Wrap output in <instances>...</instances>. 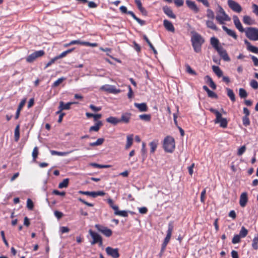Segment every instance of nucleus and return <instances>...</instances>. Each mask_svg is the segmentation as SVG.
<instances>
[{
	"instance_id": "4c0bfd02",
	"label": "nucleus",
	"mask_w": 258,
	"mask_h": 258,
	"mask_svg": "<svg viewBox=\"0 0 258 258\" xmlns=\"http://www.w3.org/2000/svg\"><path fill=\"white\" fill-rule=\"evenodd\" d=\"M69 183V178H66L64 179L62 181L60 182L58 184V188H66L68 186Z\"/></svg>"
},
{
	"instance_id": "864d4df0",
	"label": "nucleus",
	"mask_w": 258,
	"mask_h": 258,
	"mask_svg": "<svg viewBox=\"0 0 258 258\" xmlns=\"http://www.w3.org/2000/svg\"><path fill=\"white\" fill-rule=\"evenodd\" d=\"M27 207L29 210H32L34 208L33 203L30 199H27Z\"/></svg>"
},
{
	"instance_id": "4d7b16f0",
	"label": "nucleus",
	"mask_w": 258,
	"mask_h": 258,
	"mask_svg": "<svg viewBox=\"0 0 258 258\" xmlns=\"http://www.w3.org/2000/svg\"><path fill=\"white\" fill-rule=\"evenodd\" d=\"M174 4L177 7H181L183 5L184 1L183 0H173Z\"/></svg>"
},
{
	"instance_id": "c85d7f7f",
	"label": "nucleus",
	"mask_w": 258,
	"mask_h": 258,
	"mask_svg": "<svg viewBox=\"0 0 258 258\" xmlns=\"http://www.w3.org/2000/svg\"><path fill=\"white\" fill-rule=\"evenodd\" d=\"M243 22L246 25H252L254 24V20H253L249 16H244L243 17Z\"/></svg>"
},
{
	"instance_id": "2eb2a0df",
	"label": "nucleus",
	"mask_w": 258,
	"mask_h": 258,
	"mask_svg": "<svg viewBox=\"0 0 258 258\" xmlns=\"http://www.w3.org/2000/svg\"><path fill=\"white\" fill-rule=\"evenodd\" d=\"M132 114L125 112L122 114L120 118H119V123H128L131 118Z\"/></svg>"
},
{
	"instance_id": "f257e3e1",
	"label": "nucleus",
	"mask_w": 258,
	"mask_h": 258,
	"mask_svg": "<svg viewBox=\"0 0 258 258\" xmlns=\"http://www.w3.org/2000/svg\"><path fill=\"white\" fill-rule=\"evenodd\" d=\"M192 46L194 51L199 53L202 50V45L205 42L204 38L197 32H194L191 37Z\"/></svg>"
},
{
	"instance_id": "ea45409f",
	"label": "nucleus",
	"mask_w": 258,
	"mask_h": 258,
	"mask_svg": "<svg viewBox=\"0 0 258 258\" xmlns=\"http://www.w3.org/2000/svg\"><path fill=\"white\" fill-rule=\"evenodd\" d=\"M248 232L247 229H246L245 227L242 226L240 230L239 235L241 238H244L247 235Z\"/></svg>"
},
{
	"instance_id": "5701e85b",
	"label": "nucleus",
	"mask_w": 258,
	"mask_h": 258,
	"mask_svg": "<svg viewBox=\"0 0 258 258\" xmlns=\"http://www.w3.org/2000/svg\"><path fill=\"white\" fill-rule=\"evenodd\" d=\"M210 43L211 44V45L217 50H218L219 48H220V47H221L222 46L220 45L219 44V40L215 37H212L210 39Z\"/></svg>"
},
{
	"instance_id": "5fc2aeb1",
	"label": "nucleus",
	"mask_w": 258,
	"mask_h": 258,
	"mask_svg": "<svg viewBox=\"0 0 258 258\" xmlns=\"http://www.w3.org/2000/svg\"><path fill=\"white\" fill-rule=\"evenodd\" d=\"M250 85L252 88L254 89H258V82L255 80H252L250 81Z\"/></svg>"
},
{
	"instance_id": "c9c22d12",
	"label": "nucleus",
	"mask_w": 258,
	"mask_h": 258,
	"mask_svg": "<svg viewBox=\"0 0 258 258\" xmlns=\"http://www.w3.org/2000/svg\"><path fill=\"white\" fill-rule=\"evenodd\" d=\"M20 138V125L18 124L15 129L14 132V139L16 142H18Z\"/></svg>"
},
{
	"instance_id": "a19ab883",
	"label": "nucleus",
	"mask_w": 258,
	"mask_h": 258,
	"mask_svg": "<svg viewBox=\"0 0 258 258\" xmlns=\"http://www.w3.org/2000/svg\"><path fill=\"white\" fill-rule=\"evenodd\" d=\"M38 154H39L38 148L37 147H34L33 150L32 154V156L33 157V161L34 162L36 161V159L38 157Z\"/></svg>"
},
{
	"instance_id": "4be33fe9",
	"label": "nucleus",
	"mask_w": 258,
	"mask_h": 258,
	"mask_svg": "<svg viewBox=\"0 0 258 258\" xmlns=\"http://www.w3.org/2000/svg\"><path fill=\"white\" fill-rule=\"evenodd\" d=\"M222 29L224 31L226 32V33L229 36L233 37L235 40H236L237 39V35L234 31L228 28L227 27L225 26H222Z\"/></svg>"
},
{
	"instance_id": "a211bd4d",
	"label": "nucleus",
	"mask_w": 258,
	"mask_h": 258,
	"mask_svg": "<svg viewBox=\"0 0 258 258\" xmlns=\"http://www.w3.org/2000/svg\"><path fill=\"white\" fill-rule=\"evenodd\" d=\"M163 11L164 13L169 18L172 19H175L176 15L173 13L171 9L168 6H164L163 7Z\"/></svg>"
},
{
	"instance_id": "09e8293b",
	"label": "nucleus",
	"mask_w": 258,
	"mask_h": 258,
	"mask_svg": "<svg viewBox=\"0 0 258 258\" xmlns=\"http://www.w3.org/2000/svg\"><path fill=\"white\" fill-rule=\"evenodd\" d=\"M241 237L239 234L234 235L232 239V243L233 244H236L239 243L241 241Z\"/></svg>"
},
{
	"instance_id": "473e14b6",
	"label": "nucleus",
	"mask_w": 258,
	"mask_h": 258,
	"mask_svg": "<svg viewBox=\"0 0 258 258\" xmlns=\"http://www.w3.org/2000/svg\"><path fill=\"white\" fill-rule=\"evenodd\" d=\"M158 145V141H154L151 142L149 144V146L150 147V153H154L155 151H156L157 147Z\"/></svg>"
},
{
	"instance_id": "f3484780",
	"label": "nucleus",
	"mask_w": 258,
	"mask_h": 258,
	"mask_svg": "<svg viewBox=\"0 0 258 258\" xmlns=\"http://www.w3.org/2000/svg\"><path fill=\"white\" fill-rule=\"evenodd\" d=\"M185 3L188 8L193 12L196 13H197L199 12V9L197 7L195 2L190 0H186Z\"/></svg>"
},
{
	"instance_id": "423d86ee",
	"label": "nucleus",
	"mask_w": 258,
	"mask_h": 258,
	"mask_svg": "<svg viewBox=\"0 0 258 258\" xmlns=\"http://www.w3.org/2000/svg\"><path fill=\"white\" fill-rule=\"evenodd\" d=\"M246 36L250 40H258V28L255 27H247L244 32Z\"/></svg>"
},
{
	"instance_id": "2f4dec72",
	"label": "nucleus",
	"mask_w": 258,
	"mask_h": 258,
	"mask_svg": "<svg viewBox=\"0 0 258 258\" xmlns=\"http://www.w3.org/2000/svg\"><path fill=\"white\" fill-rule=\"evenodd\" d=\"M213 20H209L206 21V26L208 28H210L213 30H217L216 25L213 22Z\"/></svg>"
},
{
	"instance_id": "6e6d98bb",
	"label": "nucleus",
	"mask_w": 258,
	"mask_h": 258,
	"mask_svg": "<svg viewBox=\"0 0 258 258\" xmlns=\"http://www.w3.org/2000/svg\"><path fill=\"white\" fill-rule=\"evenodd\" d=\"M246 147L245 146H241L238 150L237 155L238 156L242 155L245 151Z\"/></svg>"
},
{
	"instance_id": "69168bd1",
	"label": "nucleus",
	"mask_w": 258,
	"mask_h": 258,
	"mask_svg": "<svg viewBox=\"0 0 258 258\" xmlns=\"http://www.w3.org/2000/svg\"><path fill=\"white\" fill-rule=\"evenodd\" d=\"M1 236L2 237L3 240L4 242L5 243V245L7 246H9V243H8L7 240L6 239L4 231H1Z\"/></svg>"
},
{
	"instance_id": "8fccbe9b",
	"label": "nucleus",
	"mask_w": 258,
	"mask_h": 258,
	"mask_svg": "<svg viewBox=\"0 0 258 258\" xmlns=\"http://www.w3.org/2000/svg\"><path fill=\"white\" fill-rule=\"evenodd\" d=\"M207 17L211 20H214L215 18V15L213 11L211 9H208L207 10Z\"/></svg>"
},
{
	"instance_id": "dca6fc26",
	"label": "nucleus",
	"mask_w": 258,
	"mask_h": 258,
	"mask_svg": "<svg viewBox=\"0 0 258 258\" xmlns=\"http://www.w3.org/2000/svg\"><path fill=\"white\" fill-rule=\"evenodd\" d=\"M248 202V197L247 193L246 192H242L240 196L239 199V205L241 207H245L247 203Z\"/></svg>"
},
{
	"instance_id": "6ab92c4d",
	"label": "nucleus",
	"mask_w": 258,
	"mask_h": 258,
	"mask_svg": "<svg viewBox=\"0 0 258 258\" xmlns=\"http://www.w3.org/2000/svg\"><path fill=\"white\" fill-rule=\"evenodd\" d=\"M163 25L165 29L168 31H170L171 32H174L175 28L174 26L172 24L171 22L167 20H164L163 21Z\"/></svg>"
},
{
	"instance_id": "de8ad7c7",
	"label": "nucleus",
	"mask_w": 258,
	"mask_h": 258,
	"mask_svg": "<svg viewBox=\"0 0 258 258\" xmlns=\"http://www.w3.org/2000/svg\"><path fill=\"white\" fill-rule=\"evenodd\" d=\"M185 68H186V71L188 74L196 76L197 75V73L193 70L190 67V66L188 64H185Z\"/></svg>"
},
{
	"instance_id": "c756f323",
	"label": "nucleus",
	"mask_w": 258,
	"mask_h": 258,
	"mask_svg": "<svg viewBox=\"0 0 258 258\" xmlns=\"http://www.w3.org/2000/svg\"><path fill=\"white\" fill-rule=\"evenodd\" d=\"M106 121L113 125H116L119 123V118L113 116H110L106 118Z\"/></svg>"
},
{
	"instance_id": "338daca9",
	"label": "nucleus",
	"mask_w": 258,
	"mask_h": 258,
	"mask_svg": "<svg viewBox=\"0 0 258 258\" xmlns=\"http://www.w3.org/2000/svg\"><path fill=\"white\" fill-rule=\"evenodd\" d=\"M133 45H134V49L138 52H140L141 51V50L140 46L138 43H137L135 41H134Z\"/></svg>"
},
{
	"instance_id": "79ce46f5",
	"label": "nucleus",
	"mask_w": 258,
	"mask_h": 258,
	"mask_svg": "<svg viewBox=\"0 0 258 258\" xmlns=\"http://www.w3.org/2000/svg\"><path fill=\"white\" fill-rule=\"evenodd\" d=\"M206 78L208 79L207 82L209 83L210 87L213 90H215L216 89V85L212 78L209 76H207Z\"/></svg>"
},
{
	"instance_id": "f8f14e48",
	"label": "nucleus",
	"mask_w": 258,
	"mask_h": 258,
	"mask_svg": "<svg viewBox=\"0 0 258 258\" xmlns=\"http://www.w3.org/2000/svg\"><path fill=\"white\" fill-rule=\"evenodd\" d=\"M101 90L113 94H117L121 92L120 89H116L114 86L105 85L101 87Z\"/></svg>"
},
{
	"instance_id": "f704fd0d",
	"label": "nucleus",
	"mask_w": 258,
	"mask_h": 258,
	"mask_svg": "<svg viewBox=\"0 0 258 258\" xmlns=\"http://www.w3.org/2000/svg\"><path fill=\"white\" fill-rule=\"evenodd\" d=\"M226 91L227 94L228 96L230 98V100L232 102H234L235 101V97L233 90L229 88H226Z\"/></svg>"
},
{
	"instance_id": "b1692460",
	"label": "nucleus",
	"mask_w": 258,
	"mask_h": 258,
	"mask_svg": "<svg viewBox=\"0 0 258 258\" xmlns=\"http://www.w3.org/2000/svg\"><path fill=\"white\" fill-rule=\"evenodd\" d=\"M76 103V102H68L67 103H64L63 101H60L59 102V109H60V110H69L71 108V105L73 104Z\"/></svg>"
},
{
	"instance_id": "e2e57ef3",
	"label": "nucleus",
	"mask_w": 258,
	"mask_h": 258,
	"mask_svg": "<svg viewBox=\"0 0 258 258\" xmlns=\"http://www.w3.org/2000/svg\"><path fill=\"white\" fill-rule=\"evenodd\" d=\"M34 53L36 55V57L38 58L39 57L43 56L44 54V51L43 50H39L35 51Z\"/></svg>"
},
{
	"instance_id": "bf43d9fd",
	"label": "nucleus",
	"mask_w": 258,
	"mask_h": 258,
	"mask_svg": "<svg viewBox=\"0 0 258 258\" xmlns=\"http://www.w3.org/2000/svg\"><path fill=\"white\" fill-rule=\"evenodd\" d=\"M252 12L256 15L258 16V6L255 4L252 5Z\"/></svg>"
},
{
	"instance_id": "37998d69",
	"label": "nucleus",
	"mask_w": 258,
	"mask_h": 258,
	"mask_svg": "<svg viewBox=\"0 0 258 258\" xmlns=\"http://www.w3.org/2000/svg\"><path fill=\"white\" fill-rule=\"evenodd\" d=\"M107 203L114 211L117 210L118 207L117 205L114 204V202L111 199L109 198L107 199Z\"/></svg>"
},
{
	"instance_id": "a18cd8bd",
	"label": "nucleus",
	"mask_w": 258,
	"mask_h": 258,
	"mask_svg": "<svg viewBox=\"0 0 258 258\" xmlns=\"http://www.w3.org/2000/svg\"><path fill=\"white\" fill-rule=\"evenodd\" d=\"M239 95L241 98H245L247 96L246 90L243 88H240L239 90Z\"/></svg>"
},
{
	"instance_id": "774afa93",
	"label": "nucleus",
	"mask_w": 258,
	"mask_h": 258,
	"mask_svg": "<svg viewBox=\"0 0 258 258\" xmlns=\"http://www.w3.org/2000/svg\"><path fill=\"white\" fill-rule=\"evenodd\" d=\"M251 58L253 62V64L254 66H258V58L253 55H251Z\"/></svg>"
},
{
	"instance_id": "603ef678",
	"label": "nucleus",
	"mask_w": 258,
	"mask_h": 258,
	"mask_svg": "<svg viewBox=\"0 0 258 258\" xmlns=\"http://www.w3.org/2000/svg\"><path fill=\"white\" fill-rule=\"evenodd\" d=\"M250 120L248 116H244L242 117V123L245 126H247L250 124Z\"/></svg>"
},
{
	"instance_id": "1a4fd4ad",
	"label": "nucleus",
	"mask_w": 258,
	"mask_h": 258,
	"mask_svg": "<svg viewBox=\"0 0 258 258\" xmlns=\"http://www.w3.org/2000/svg\"><path fill=\"white\" fill-rule=\"evenodd\" d=\"M95 227L99 232H101L106 237H110L112 234V231L103 225L96 224Z\"/></svg>"
},
{
	"instance_id": "58836bf2",
	"label": "nucleus",
	"mask_w": 258,
	"mask_h": 258,
	"mask_svg": "<svg viewBox=\"0 0 258 258\" xmlns=\"http://www.w3.org/2000/svg\"><path fill=\"white\" fill-rule=\"evenodd\" d=\"M74 48H71V49H69L66 51H64L63 52H62V53H61L59 55L56 56V57L57 58V59H59V58H61L62 57H65L68 54L72 52L74 50Z\"/></svg>"
},
{
	"instance_id": "9d476101",
	"label": "nucleus",
	"mask_w": 258,
	"mask_h": 258,
	"mask_svg": "<svg viewBox=\"0 0 258 258\" xmlns=\"http://www.w3.org/2000/svg\"><path fill=\"white\" fill-rule=\"evenodd\" d=\"M227 4L229 7L234 12L236 13H240L242 11L241 6L237 2L233 0H228Z\"/></svg>"
},
{
	"instance_id": "680f3d73",
	"label": "nucleus",
	"mask_w": 258,
	"mask_h": 258,
	"mask_svg": "<svg viewBox=\"0 0 258 258\" xmlns=\"http://www.w3.org/2000/svg\"><path fill=\"white\" fill-rule=\"evenodd\" d=\"M52 194L55 195L64 196L66 195V192L64 191H59L58 190H53L52 191Z\"/></svg>"
},
{
	"instance_id": "39448f33",
	"label": "nucleus",
	"mask_w": 258,
	"mask_h": 258,
	"mask_svg": "<svg viewBox=\"0 0 258 258\" xmlns=\"http://www.w3.org/2000/svg\"><path fill=\"white\" fill-rule=\"evenodd\" d=\"M174 228L173 221H170L168 224V229L167 234L164 238V241L162 244V251L165 250L167 245L169 242L172 235V233Z\"/></svg>"
},
{
	"instance_id": "cd10ccee",
	"label": "nucleus",
	"mask_w": 258,
	"mask_h": 258,
	"mask_svg": "<svg viewBox=\"0 0 258 258\" xmlns=\"http://www.w3.org/2000/svg\"><path fill=\"white\" fill-rule=\"evenodd\" d=\"M73 151H70L68 152H58L54 150H50V152L52 155H57V156H66L70 153H72Z\"/></svg>"
},
{
	"instance_id": "393cba45",
	"label": "nucleus",
	"mask_w": 258,
	"mask_h": 258,
	"mask_svg": "<svg viewBox=\"0 0 258 258\" xmlns=\"http://www.w3.org/2000/svg\"><path fill=\"white\" fill-rule=\"evenodd\" d=\"M134 105L141 112L147 111L148 110L147 105L145 103H135Z\"/></svg>"
},
{
	"instance_id": "0eeeda50",
	"label": "nucleus",
	"mask_w": 258,
	"mask_h": 258,
	"mask_svg": "<svg viewBox=\"0 0 258 258\" xmlns=\"http://www.w3.org/2000/svg\"><path fill=\"white\" fill-rule=\"evenodd\" d=\"M89 233L92 238V241H91V244L92 245H94L97 243L99 246H102L103 239L98 233L93 231L91 229L89 230Z\"/></svg>"
},
{
	"instance_id": "6e6552de",
	"label": "nucleus",
	"mask_w": 258,
	"mask_h": 258,
	"mask_svg": "<svg viewBox=\"0 0 258 258\" xmlns=\"http://www.w3.org/2000/svg\"><path fill=\"white\" fill-rule=\"evenodd\" d=\"M74 44H80L82 45L87 46H91V47H96L98 44L96 43H90L89 42L82 41L80 40H74L71 41L69 43L65 44L64 46L67 47L72 45Z\"/></svg>"
},
{
	"instance_id": "052dcab7",
	"label": "nucleus",
	"mask_w": 258,
	"mask_h": 258,
	"mask_svg": "<svg viewBox=\"0 0 258 258\" xmlns=\"http://www.w3.org/2000/svg\"><path fill=\"white\" fill-rule=\"evenodd\" d=\"M208 96L209 97L212 98H218L217 95L214 92H213L211 90H210L209 92L207 93Z\"/></svg>"
},
{
	"instance_id": "aec40b11",
	"label": "nucleus",
	"mask_w": 258,
	"mask_h": 258,
	"mask_svg": "<svg viewBox=\"0 0 258 258\" xmlns=\"http://www.w3.org/2000/svg\"><path fill=\"white\" fill-rule=\"evenodd\" d=\"M27 99L25 98L21 100L20 102L18 107L17 108L16 115H15V119H17L19 117L20 112L21 110L22 109L23 107L25 105Z\"/></svg>"
},
{
	"instance_id": "a878e982",
	"label": "nucleus",
	"mask_w": 258,
	"mask_h": 258,
	"mask_svg": "<svg viewBox=\"0 0 258 258\" xmlns=\"http://www.w3.org/2000/svg\"><path fill=\"white\" fill-rule=\"evenodd\" d=\"M103 125V123L100 120H98L97 121V122L96 123V124L93 125V126H92L90 127L89 128V132H92V131H95V132H98L100 128L101 127V126H102Z\"/></svg>"
},
{
	"instance_id": "c03bdc74",
	"label": "nucleus",
	"mask_w": 258,
	"mask_h": 258,
	"mask_svg": "<svg viewBox=\"0 0 258 258\" xmlns=\"http://www.w3.org/2000/svg\"><path fill=\"white\" fill-rule=\"evenodd\" d=\"M139 118L142 120L150 121L151 119V116L150 114H141L139 115Z\"/></svg>"
},
{
	"instance_id": "49530a36",
	"label": "nucleus",
	"mask_w": 258,
	"mask_h": 258,
	"mask_svg": "<svg viewBox=\"0 0 258 258\" xmlns=\"http://www.w3.org/2000/svg\"><path fill=\"white\" fill-rule=\"evenodd\" d=\"M65 78L64 77H61L58 79L56 81H55L52 85V87L54 88L57 87L59 85H60L64 80H65Z\"/></svg>"
},
{
	"instance_id": "72a5a7b5",
	"label": "nucleus",
	"mask_w": 258,
	"mask_h": 258,
	"mask_svg": "<svg viewBox=\"0 0 258 258\" xmlns=\"http://www.w3.org/2000/svg\"><path fill=\"white\" fill-rule=\"evenodd\" d=\"M251 246L254 250L258 249V234L253 238L252 240Z\"/></svg>"
},
{
	"instance_id": "0e129e2a",
	"label": "nucleus",
	"mask_w": 258,
	"mask_h": 258,
	"mask_svg": "<svg viewBox=\"0 0 258 258\" xmlns=\"http://www.w3.org/2000/svg\"><path fill=\"white\" fill-rule=\"evenodd\" d=\"M89 107L90 108H91L93 111H95V112H97V111H99L100 110H101V107H96L95 106H94V105L93 104H91L90 106H89Z\"/></svg>"
},
{
	"instance_id": "13d9d810",
	"label": "nucleus",
	"mask_w": 258,
	"mask_h": 258,
	"mask_svg": "<svg viewBox=\"0 0 258 258\" xmlns=\"http://www.w3.org/2000/svg\"><path fill=\"white\" fill-rule=\"evenodd\" d=\"M128 92L127 93V97L129 99H131L133 97L134 92H133L132 88L130 85L128 86Z\"/></svg>"
},
{
	"instance_id": "412c9836",
	"label": "nucleus",
	"mask_w": 258,
	"mask_h": 258,
	"mask_svg": "<svg viewBox=\"0 0 258 258\" xmlns=\"http://www.w3.org/2000/svg\"><path fill=\"white\" fill-rule=\"evenodd\" d=\"M245 44L247 46V49L250 52L253 53L258 54V47L252 45L249 42H248L247 40H245L244 41Z\"/></svg>"
},
{
	"instance_id": "f03ea898",
	"label": "nucleus",
	"mask_w": 258,
	"mask_h": 258,
	"mask_svg": "<svg viewBox=\"0 0 258 258\" xmlns=\"http://www.w3.org/2000/svg\"><path fill=\"white\" fill-rule=\"evenodd\" d=\"M209 110L216 116V118L214 120L215 123H219L220 126L222 128H227L228 125V120L226 118L222 117L221 113L213 108H210Z\"/></svg>"
},
{
	"instance_id": "ddd939ff",
	"label": "nucleus",
	"mask_w": 258,
	"mask_h": 258,
	"mask_svg": "<svg viewBox=\"0 0 258 258\" xmlns=\"http://www.w3.org/2000/svg\"><path fill=\"white\" fill-rule=\"evenodd\" d=\"M216 51L218 52V54L224 60L226 61H230V58L226 50L225 49H224V48L222 46L221 47H220V48H219Z\"/></svg>"
},
{
	"instance_id": "3c124183",
	"label": "nucleus",
	"mask_w": 258,
	"mask_h": 258,
	"mask_svg": "<svg viewBox=\"0 0 258 258\" xmlns=\"http://www.w3.org/2000/svg\"><path fill=\"white\" fill-rule=\"evenodd\" d=\"M36 58V55L34 53V52L29 55H28L26 58V61L28 62H33Z\"/></svg>"
},
{
	"instance_id": "7ed1b4c3",
	"label": "nucleus",
	"mask_w": 258,
	"mask_h": 258,
	"mask_svg": "<svg viewBox=\"0 0 258 258\" xmlns=\"http://www.w3.org/2000/svg\"><path fill=\"white\" fill-rule=\"evenodd\" d=\"M175 140L170 136L166 137L163 142V148L166 152L172 153L175 149Z\"/></svg>"
},
{
	"instance_id": "9b49d317",
	"label": "nucleus",
	"mask_w": 258,
	"mask_h": 258,
	"mask_svg": "<svg viewBox=\"0 0 258 258\" xmlns=\"http://www.w3.org/2000/svg\"><path fill=\"white\" fill-rule=\"evenodd\" d=\"M105 251L107 254L112 258H118L120 256L119 249L117 248H113L108 246L106 248Z\"/></svg>"
},
{
	"instance_id": "7c9ffc66",
	"label": "nucleus",
	"mask_w": 258,
	"mask_h": 258,
	"mask_svg": "<svg viewBox=\"0 0 258 258\" xmlns=\"http://www.w3.org/2000/svg\"><path fill=\"white\" fill-rule=\"evenodd\" d=\"M213 71L216 74V75L219 77H221L223 76V72L218 66H212Z\"/></svg>"
},
{
	"instance_id": "4468645a",
	"label": "nucleus",
	"mask_w": 258,
	"mask_h": 258,
	"mask_svg": "<svg viewBox=\"0 0 258 258\" xmlns=\"http://www.w3.org/2000/svg\"><path fill=\"white\" fill-rule=\"evenodd\" d=\"M233 23L235 26V27L241 33L244 32L245 29H244L241 25V23L237 16H234L233 17Z\"/></svg>"
},
{
	"instance_id": "bb28decb",
	"label": "nucleus",
	"mask_w": 258,
	"mask_h": 258,
	"mask_svg": "<svg viewBox=\"0 0 258 258\" xmlns=\"http://www.w3.org/2000/svg\"><path fill=\"white\" fill-rule=\"evenodd\" d=\"M126 144L125 147V149H128L133 145V135H128L126 137Z\"/></svg>"
},
{
	"instance_id": "20e7f679",
	"label": "nucleus",
	"mask_w": 258,
	"mask_h": 258,
	"mask_svg": "<svg viewBox=\"0 0 258 258\" xmlns=\"http://www.w3.org/2000/svg\"><path fill=\"white\" fill-rule=\"evenodd\" d=\"M216 19L220 24H224L225 21L230 20V18L226 14L224 9L219 5L218 6V11L217 12Z\"/></svg>"
},
{
	"instance_id": "e433bc0d",
	"label": "nucleus",
	"mask_w": 258,
	"mask_h": 258,
	"mask_svg": "<svg viewBox=\"0 0 258 258\" xmlns=\"http://www.w3.org/2000/svg\"><path fill=\"white\" fill-rule=\"evenodd\" d=\"M115 215L120 216L123 217H127L128 216L127 212L126 211H119L118 208L117 210L114 211Z\"/></svg>"
}]
</instances>
